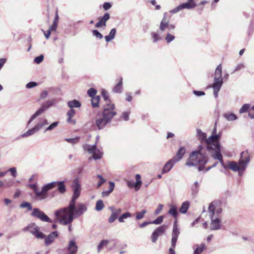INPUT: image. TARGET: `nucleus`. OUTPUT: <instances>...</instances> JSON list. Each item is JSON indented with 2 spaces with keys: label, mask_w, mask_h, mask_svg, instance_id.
I'll return each instance as SVG.
<instances>
[{
  "label": "nucleus",
  "mask_w": 254,
  "mask_h": 254,
  "mask_svg": "<svg viewBox=\"0 0 254 254\" xmlns=\"http://www.w3.org/2000/svg\"><path fill=\"white\" fill-rule=\"evenodd\" d=\"M71 187L73 193L68 205L55 211L56 219L64 225L71 224L74 218L79 217L87 210L85 204L79 203L77 207L75 206V201L81 192V185L77 179L73 180Z\"/></svg>",
  "instance_id": "1"
},
{
  "label": "nucleus",
  "mask_w": 254,
  "mask_h": 254,
  "mask_svg": "<svg viewBox=\"0 0 254 254\" xmlns=\"http://www.w3.org/2000/svg\"><path fill=\"white\" fill-rule=\"evenodd\" d=\"M211 149L214 151V152L211 154L212 157L215 160H219L222 167L225 169H229L233 172L239 170H245L250 161V155L248 152L243 151L241 153L240 157L238 162L233 161H229L225 164L221 153L220 144L216 143L214 145L213 148Z\"/></svg>",
  "instance_id": "2"
},
{
  "label": "nucleus",
  "mask_w": 254,
  "mask_h": 254,
  "mask_svg": "<svg viewBox=\"0 0 254 254\" xmlns=\"http://www.w3.org/2000/svg\"><path fill=\"white\" fill-rule=\"evenodd\" d=\"M115 105L113 104H108L104 106L102 113L98 112L95 118L92 120V123L99 130L103 129L109 123L112 119L117 114L114 111Z\"/></svg>",
  "instance_id": "3"
},
{
  "label": "nucleus",
  "mask_w": 254,
  "mask_h": 254,
  "mask_svg": "<svg viewBox=\"0 0 254 254\" xmlns=\"http://www.w3.org/2000/svg\"><path fill=\"white\" fill-rule=\"evenodd\" d=\"M218 202L213 201L208 207V215L211 220L210 229L211 230H218L221 228L222 209L218 206Z\"/></svg>",
  "instance_id": "4"
},
{
  "label": "nucleus",
  "mask_w": 254,
  "mask_h": 254,
  "mask_svg": "<svg viewBox=\"0 0 254 254\" xmlns=\"http://www.w3.org/2000/svg\"><path fill=\"white\" fill-rule=\"evenodd\" d=\"M207 162L206 156L200 153V151L192 152L187 159L186 165L189 166H193L199 164L198 171H201L204 169V165Z\"/></svg>",
  "instance_id": "5"
},
{
  "label": "nucleus",
  "mask_w": 254,
  "mask_h": 254,
  "mask_svg": "<svg viewBox=\"0 0 254 254\" xmlns=\"http://www.w3.org/2000/svg\"><path fill=\"white\" fill-rule=\"evenodd\" d=\"M82 147L88 153L92 154V157L94 160L100 159L102 157L103 152L97 148L96 144L90 145L85 143L82 145Z\"/></svg>",
  "instance_id": "6"
},
{
  "label": "nucleus",
  "mask_w": 254,
  "mask_h": 254,
  "mask_svg": "<svg viewBox=\"0 0 254 254\" xmlns=\"http://www.w3.org/2000/svg\"><path fill=\"white\" fill-rule=\"evenodd\" d=\"M49 123L46 119H41L39 122L32 128L28 130L21 135L22 137H26L31 136L38 132L42 127L48 125Z\"/></svg>",
  "instance_id": "7"
},
{
  "label": "nucleus",
  "mask_w": 254,
  "mask_h": 254,
  "mask_svg": "<svg viewBox=\"0 0 254 254\" xmlns=\"http://www.w3.org/2000/svg\"><path fill=\"white\" fill-rule=\"evenodd\" d=\"M56 100L53 99L47 101L45 104H42L41 107L30 117L27 123V125H29L30 123L37 118L38 116L42 115L49 107L52 106L55 103Z\"/></svg>",
  "instance_id": "8"
},
{
  "label": "nucleus",
  "mask_w": 254,
  "mask_h": 254,
  "mask_svg": "<svg viewBox=\"0 0 254 254\" xmlns=\"http://www.w3.org/2000/svg\"><path fill=\"white\" fill-rule=\"evenodd\" d=\"M23 231H29L37 239H44L45 235L40 231L39 227L35 223H31L23 229Z\"/></svg>",
  "instance_id": "9"
},
{
  "label": "nucleus",
  "mask_w": 254,
  "mask_h": 254,
  "mask_svg": "<svg viewBox=\"0 0 254 254\" xmlns=\"http://www.w3.org/2000/svg\"><path fill=\"white\" fill-rule=\"evenodd\" d=\"M196 6V4L194 0H188L185 3L180 4L175 8L171 10L170 12L171 13H176L183 9H190L194 8Z\"/></svg>",
  "instance_id": "10"
},
{
  "label": "nucleus",
  "mask_w": 254,
  "mask_h": 254,
  "mask_svg": "<svg viewBox=\"0 0 254 254\" xmlns=\"http://www.w3.org/2000/svg\"><path fill=\"white\" fill-rule=\"evenodd\" d=\"M31 215L34 217L39 219L43 222L51 223L52 220L45 213L38 208H34Z\"/></svg>",
  "instance_id": "11"
},
{
  "label": "nucleus",
  "mask_w": 254,
  "mask_h": 254,
  "mask_svg": "<svg viewBox=\"0 0 254 254\" xmlns=\"http://www.w3.org/2000/svg\"><path fill=\"white\" fill-rule=\"evenodd\" d=\"M57 186L56 182H53L44 185L40 191V200L46 198L48 196V191Z\"/></svg>",
  "instance_id": "12"
},
{
  "label": "nucleus",
  "mask_w": 254,
  "mask_h": 254,
  "mask_svg": "<svg viewBox=\"0 0 254 254\" xmlns=\"http://www.w3.org/2000/svg\"><path fill=\"white\" fill-rule=\"evenodd\" d=\"M78 247L74 240H70L66 247L63 249V254H76Z\"/></svg>",
  "instance_id": "13"
},
{
  "label": "nucleus",
  "mask_w": 254,
  "mask_h": 254,
  "mask_svg": "<svg viewBox=\"0 0 254 254\" xmlns=\"http://www.w3.org/2000/svg\"><path fill=\"white\" fill-rule=\"evenodd\" d=\"M167 229V226L163 225L155 230L151 236L152 242L155 243L158 237L164 234Z\"/></svg>",
  "instance_id": "14"
},
{
  "label": "nucleus",
  "mask_w": 254,
  "mask_h": 254,
  "mask_svg": "<svg viewBox=\"0 0 254 254\" xmlns=\"http://www.w3.org/2000/svg\"><path fill=\"white\" fill-rule=\"evenodd\" d=\"M180 234V230L178 227V225L177 224V221H175L174 222L173 225V228L172 231V240H171V244L172 247L175 248L176 245V243L178 240V238Z\"/></svg>",
  "instance_id": "15"
},
{
  "label": "nucleus",
  "mask_w": 254,
  "mask_h": 254,
  "mask_svg": "<svg viewBox=\"0 0 254 254\" xmlns=\"http://www.w3.org/2000/svg\"><path fill=\"white\" fill-rule=\"evenodd\" d=\"M220 137V134L212 135L206 139V142L208 145L207 148L209 149L210 148H213L214 145L216 143H219L218 141Z\"/></svg>",
  "instance_id": "16"
},
{
  "label": "nucleus",
  "mask_w": 254,
  "mask_h": 254,
  "mask_svg": "<svg viewBox=\"0 0 254 254\" xmlns=\"http://www.w3.org/2000/svg\"><path fill=\"white\" fill-rule=\"evenodd\" d=\"M222 67L221 64H219L215 71V77L213 83L223 84V78L222 77Z\"/></svg>",
  "instance_id": "17"
},
{
  "label": "nucleus",
  "mask_w": 254,
  "mask_h": 254,
  "mask_svg": "<svg viewBox=\"0 0 254 254\" xmlns=\"http://www.w3.org/2000/svg\"><path fill=\"white\" fill-rule=\"evenodd\" d=\"M176 163L177 162L175 161V159L172 158L169 160L164 165L162 170V173L165 174L170 171Z\"/></svg>",
  "instance_id": "18"
},
{
  "label": "nucleus",
  "mask_w": 254,
  "mask_h": 254,
  "mask_svg": "<svg viewBox=\"0 0 254 254\" xmlns=\"http://www.w3.org/2000/svg\"><path fill=\"white\" fill-rule=\"evenodd\" d=\"M58 234L57 231L53 232L47 236L45 237V244L48 246L50 245L55 240V239L58 237Z\"/></svg>",
  "instance_id": "19"
},
{
  "label": "nucleus",
  "mask_w": 254,
  "mask_h": 254,
  "mask_svg": "<svg viewBox=\"0 0 254 254\" xmlns=\"http://www.w3.org/2000/svg\"><path fill=\"white\" fill-rule=\"evenodd\" d=\"M110 14L108 13H106L96 24L95 27L96 28H101L103 26H106V22L110 19Z\"/></svg>",
  "instance_id": "20"
},
{
  "label": "nucleus",
  "mask_w": 254,
  "mask_h": 254,
  "mask_svg": "<svg viewBox=\"0 0 254 254\" xmlns=\"http://www.w3.org/2000/svg\"><path fill=\"white\" fill-rule=\"evenodd\" d=\"M186 148L184 147H180L177 151L176 156H174L172 158L175 159L176 162H179L183 157L186 153Z\"/></svg>",
  "instance_id": "21"
},
{
  "label": "nucleus",
  "mask_w": 254,
  "mask_h": 254,
  "mask_svg": "<svg viewBox=\"0 0 254 254\" xmlns=\"http://www.w3.org/2000/svg\"><path fill=\"white\" fill-rule=\"evenodd\" d=\"M166 13H165L164 14V17L160 24L159 29L161 31H164L169 26V22L166 19Z\"/></svg>",
  "instance_id": "22"
},
{
  "label": "nucleus",
  "mask_w": 254,
  "mask_h": 254,
  "mask_svg": "<svg viewBox=\"0 0 254 254\" xmlns=\"http://www.w3.org/2000/svg\"><path fill=\"white\" fill-rule=\"evenodd\" d=\"M222 85V84L217 83H213V84L210 85L213 89V94L215 98H217L218 92L220 90Z\"/></svg>",
  "instance_id": "23"
},
{
  "label": "nucleus",
  "mask_w": 254,
  "mask_h": 254,
  "mask_svg": "<svg viewBox=\"0 0 254 254\" xmlns=\"http://www.w3.org/2000/svg\"><path fill=\"white\" fill-rule=\"evenodd\" d=\"M190 205V202L189 201L184 202L179 209V211L182 214H186Z\"/></svg>",
  "instance_id": "24"
},
{
  "label": "nucleus",
  "mask_w": 254,
  "mask_h": 254,
  "mask_svg": "<svg viewBox=\"0 0 254 254\" xmlns=\"http://www.w3.org/2000/svg\"><path fill=\"white\" fill-rule=\"evenodd\" d=\"M170 209L168 211V213L173 216L175 219H177L178 215V212L177 211V208L174 205H170Z\"/></svg>",
  "instance_id": "25"
},
{
  "label": "nucleus",
  "mask_w": 254,
  "mask_h": 254,
  "mask_svg": "<svg viewBox=\"0 0 254 254\" xmlns=\"http://www.w3.org/2000/svg\"><path fill=\"white\" fill-rule=\"evenodd\" d=\"M58 190L62 193H64L66 191L64 181L56 182Z\"/></svg>",
  "instance_id": "26"
},
{
  "label": "nucleus",
  "mask_w": 254,
  "mask_h": 254,
  "mask_svg": "<svg viewBox=\"0 0 254 254\" xmlns=\"http://www.w3.org/2000/svg\"><path fill=\"white\" fill-rule=\"evenodd\" d=\"M116 33V29L113 28L110 32L108 35L105 37V40L107 42H109L114 39Z\"/></svg>",
  "instance_id": "27"
},
{
  "label": "nucleus",
  "mask_w": 254,
  "mask_h": 254,
  "mask_svg": "<svg viewBox=\"0 0 254 254\" xmlns=\"http://www.w3.org/2000/svg\"><path fill=\"white\" fill-rule=\"evenodd\" d=\"M223 117L228 121H233L237 119V117L236 115L231 113H226L223 115Z\"/></svg>",
  "instance_id": "28"
},
{
  "label": "nucleus",
  "mask_w": 254,
  "mask_h": 254,
  "mask_svg": "<svg viewBox=\"0 0 254 254\" xmlns=\"http://www.w3.org/2000/svg\"><path fill=\"white\" fill-rule=\"evenodd\" d=\"M68 106L72 109L73 108H79L81 106V103L76 100H73L68 101L67 103Z\"/></svg>",
  "instance_id": "29"
},
{
  "label": "nucleus",
  "mask_w": 254,
  "mask_h": 254,
  "mask_svg": "<svg viewBox=\"0 0 254 254\" xmlns=\"http://www.w3.org/2000/svg\"><path fill=\"white\" fill-rule=\"evenodd\" d=\"M123 78L121 77L118 84L114 87L113 91L116 93H121L122 91Z\"/></svg>",
  "instance_id": "30"
},
{
  "label": "nucleus",
  "mask_w": 254,
  "mask_h": 254,
  "mask_svg": "<svg viewBox=\"0 0 254 254\" xmlns=\"http://www.w3.org/2000/svg\"><path fill=\"white\" fill-rule=\"evenodd\" d=\"M205 249L206 247L204 244L197 245L194 251L193 254H201Z\"/></svg>",
  "instance_id": "31"
},
{
  "label": "nucleus",
  "mask_w": 254,
  "mask_h": 254,
  "mask_svg": "<svg viewBox=\"0 0 254 254\" xmlns=\"http://www.w3.org/2000/svg\"><path fill=\"white\" fill-rule=\"evenodd\" d=\"M191 193L193 195H195L199 190V184L197 181H196L191 187Z\"/></svg>",
  "instance_id": "32"
},
{
  "label": "nucleus",
  "mask_w": 254,
  "mask_h": 254,
  "mask_svg": "<svg viewBox=\"0 0 254 254\" xmlns=\"http://www.w3.org/2000/svg\"><path fill=\"white\" fill-rule=\"evenodd\" d=\"M197 136L199 140L201 141H206V134L205 133L202 132L201 129H197Z\"/></svg>",
  "instance_id": "33"
},
{
  "label": "nucleus",
  "mask_w": 254,
  "mask_h": 254,
  "mask_svg": "<svg viewBox=\"0 0 254 254\" xmlns=\"http://www.w3.org/2000/svg\"><path fill=\"white\" fill-rule=\"evenodd\" d=\"M100 100V96H97L92 97L91 99V104L93 108H96L99 106V103Z\"/></svg>",
  "instance_id": "34"
},
{
  "label": "nucleus",
  "mask_w": 254,
  "mask_h": 254,
  "mask_svg": "<svg viewBox=\"0 0 254 254\" xmlns=\"http://www.w3.org/2000/svg\"><path fill=\"white\" fill-rule=\"evenodd\" d=\"M101 94H102V96L103 97L104 100L106 102L105 106H106L108 104H111L109 98V95H108V92L105 90H102V92H101Z\"/></svg>",
  "instance_id": "35"
},
{
  "label": "nucleus",
  "mask_w": 254,
  "mask_h": 254,
  "mask_svg": "<svg viewBox=\"0 0 254 254\" xmlns=\"http://www.w3.org/2000/svg\"><path fill=\"white\" fill-rule=\"evenodd\" d=\"M131 216V213L127 212L123 214L121 216L118 218V220L120 222H124V219L129 218Z\"/></svg>",
  "instance_id": "36"
},
{
  "label": "nucleus",
  "mask_w": 254,
  "mask_h": 254,
  "mask_svg": "<svg viewBox=\"0 0 254 254\" xmlns=\"http://www.w3.org/2000/svg\"><path fill=\"white\" fill-rule=\"evenodd\" d=\"M151 35L153 39V42L154 43H156L159 40L162 39L161 37L159 35L158 33L157 32H152Z\"/></svg>",
  "instance_id": "37"
},
{
  "label": "nucleus",
  "mask_w": 254,
  "mask_h": 254,
  "mask_svg": "<svg viewBox=\"0 0 254 254\" xmlns=\"http://www.w3.org/2000/svg\"><path fill=\"white\" fill-rule=\"evenodd\" d=\"M29 186L33 190L36 196L39 199L40 190L38 188L37 185L36 184H31Z\"/></svg>",
  "instance_id": "38"
},
{
  "label": "nucleus",
  "mask_w": 254,
  "mask_h": 254,
  "mask_svg": "<svg viewBox=\"0 0 254 254\" xmlns=\"http://www.w3.org/2000/svg\"><path fill=\"white\" fill-rule=\"evenodd\" d=\"M104 207L103 202L102 200H98L96 203L95 209L97 211L102 210Z\"/></svg>",
  "instance_id": "39"
},
{
  "label": "nucleus",
  "mask_w": 254,
  "mask_h": 254,
  "mask_svg": "<svg viewBox=\"0 0 254 254\" xmlns=\"http://www.w3.org/2000/svg\"><path fill=\"white\" fill-rule=\"evenodd\" d=\"M20 207L24 208H27L28 210H32V205L30 203L26 201L23 202L20 205Z\"/></svg>",
  "instance_id": "40"
},
{
  "label": "nucleus",
  "mask_w": 254,
  "mask_h": 254,
  "mask_svg": "<svg viewBox=\"0 0 254 254\" xmlns=\"http://www.w3.org/2000/svg\"><path fill=\"white\" fill-rule=\"evenodd\" d=\"M58 122H55L53 123L52 124H51L49 127H48L44 130V132H46L48 131H51L53 129H54L55 128H56L58 125H59Z\"/></svg>",
  "instance_id": "41"
},
{
  "label": "nucleus",
  "mask_w": 254,
  "mask_h": 254,
  "mask_svg": "<svg viewBox=\"0 0 254 254\" xmlns=\"http://www.w3.org/2000/svg\"><path fill=\"white\" fill-rule=\"evenodd\" d=\"M147 213L146 210H142L141 211L137 212L136 213V219L137 220H140L142 219L144 215Z\"/></svg>",
  "instance_id": "42"
},
{
  "label": "nucleus",
  "mask_w": 254,
  "mask_h": 254,
  "mask_svg": "<svg viewBox=\"0 0 254 254\" xmlns=\"http://www.w3.org/2000/svg\"><path fill=\"white\" fill-rule=\"evenodd\" d=\"M75 114V110L73 109H70V110L67 112V116L68 117V118L67 120V122L71 123V118L73 117Z\"/></svg>",
  "instance_id": "43"
},
{
  "label": "nucleus",
  "mask_w": 254,
  "mask_h": 254,
  "mask_svg": "<svg viewBox=\"0 0 254 254\" xmlns=\"http://www.w3.org/2000/svg\"><path fill=\"white\" fill-rule=\"evenodd\" d=\"M64 140L68 143L72 144L77 143L79 141V137H76L73 138H65Z\"/></svg>",
  "instance_id": "44"
},
{
  "label": "nucleus",
  "mask_w": 254,
  "mask_h": 254,
  "mask_svg": "<svg viewBox=\"0 0 254 254\" xmlns=\"http://www.w3.org/2000/svg\"><path fill=\"white\" fill-rule=\"evenodd\" d=\"M164 219V216L161 215L158 217L155 220L151 221V224L159 225L162 223Z\"/></svg>",
  "instance_id": "45"
},
{
  "label": "nucleus",
  "mask_w": 254,
  "mask_h": 254,
  "mask_svg": "<svg viewBox=\"0 0 254 254\" xmlns=\"http://www.w3.org/2000/svg\"><path fill=\"white\" fill-rule=\"evenodd\" d=\"M250 108V105L249 104H245L242 106L241 109L239 110V113L240 114H243L244 113H246L248 110Z\"/></svg>",
  "instance_id": "46"
},
{
  "label": "nucleus",
  "mask_w": 254,
  "mask_h": 254,
  "mask_svg": "<svg viewBox=\"0 0 254 254\" xmlns=\"http://www.w3.org/2000/svg\"><path fill=\"white\" fill-rule=\"evenodd\" d=\"M110 208L112 211V213L117 217H118L119 215L122 212V209L121 208H115L114 207H111Z\"/></svg>",
  "instance_id": "47"
},
{
  "label": "nucleus",
  "mask_w": 254,
  "mask_h": 254,
  "mask_svg": "<svg viewBox=\"0 0 254 254\" xmlns=\"http://www.w3.org/2000/svg\"><path fill=\"white\" fill-rule=\"evenodd\" d=\"M96 93L97 90L93 88H90L87 91L88 95L91 98L95 97Z\"/></svg>",
  "instance_id": "48"
},
{
  "label": "nucleus",
  "mask_w": 254,
  "mask_h": 254,
  "mask_svg": "<svg viewBox=\"0 0 254 254\" xmlns=\"http://www.w3.org/2000/svg\"><path fill=\"white\" fill-rule=\"evenodd\" d=\"M97 178L99 179V181L97 184V188H99L102 184L106 182V180L100 175H98L97 176Z\"/></svg>",
  "instance_id": "49"
},
{
  "label": "nucleus",
  "mask_w": 254,
  "mask_h": 254,
  "mask_svg": "<svg viewBox=\"0 0 254 254\" xmlns=\"http://www.w3.org/2000/svg\"><path fill=\"white\" fill-rule=\"evenodd\" d=\"M175 38V37L174 35L170 34V33H168L165 37V40L167 43H169L172 41H173Z\"/></svg>",
  "instance_id": "50"
},
{
  "label": "nucleus",
  "mask_w": 254,
  "mask_h": 254,
  "mask_svg": "<svg viewBox=\"0 0 254 254\" xmlns=\"http://www.w3.org/2000/svg\"><path fill=\"white\" fill-rule=\"evenodd\" d=\"M7 172H9L11 174V175L13 177L15 178L16 177L17 174V171L15 167H12L9 169L7 170Z\"/></svg>",
  "instance_id": "51"
},
{
  "label": "nucleus",
  "mask_w": 254,
  "mask_h": 254,
  "mask_svg": "<svg viewBox=\"0 0 254 254\" xmlns=\"http://www.w3.org/2000/svg\"><path fill=\"white\" fill-rule=\"evenodd\" d=\"M245 67V65L244 64H238L234 71L232 72V73H233L236 71H239Z\"/></svg>",
  "instance_id": "52"
},
{
  "label": "nucleus",
  "mask_w": 254,
  "mask_h": 254,
  "mask_svg": "<svg viewBox=\"0 0 254 254\" xmlns=\"http://www.w3.org/2000/svg\"><path fill=\"white\" fill-rule=\"evenodd\" d=\"M92 33L94 36L99 39H101L103 37L102 34L100 33L97 30H93L92 31Z\"/></svg>",
  "instance_id": "53"
},
{
  "label": "nucleus",
  "mask_w": 254,
  "mask_h": 254,
  "mask_svg": "<svg viewBox=\"0 0 254 254\" xmlns=\"http://www.w3.org/2000/svg\"><path fill=\"white\" fill-rule=\"evenodd\" d=\"M43 59L44 56L43 55H41L34 59V62L37 64H39L43 61Z\"/></svg>",
  "instance_id": "54"
},
{
  "label": "nucleus",
  "mask_w": 254,
  "mask_h": 254,
  "mask_svg": "<svg viewBox=\"0 0 254 254\" xmlns=\"http://www.w3.org/2000/svg\"><path fill=\"white\" fill-rule=\"evenodd\" d=\"M37 85V83L36 82L31 81V82L28 83L26 84V87L27 88H31L35 87Z\"/></svg>",
  "instance_id": "55"
},
{
  "label": "nucleus",
  "mask_w": 254,
  "mask_h": 254,
  "mask_svg": "<svg viewBox=\"0 0 254 254\" xmlns=\"http://www.w3.org/2000/svg\"><path fill=\"white\" fill-rule=\"evenodd\" d=\"M112 6L110 2H106L103 4V7L104 10H107L109 9Z\"/></svg>",
  "instance_id": "56"
},
{
  "label": "nucleus",
  "mask_w": 254,
  "mask_h": 254,
  "mask_svg": "<svg viewBox=\"0 0 254 254\" xmlns=\"http://www.w3.org/2000/svg\"><path fill=\"white\" fill-rule=\"evenodd\" d=\"M15 185V182L12 180L11 179L8 180L5 184V186L6 187H10L14 186Z\"/></svg>",
  "instance_id": "57"
},
{
  "label": "nucleus",
  "mask_w": 254,
  "mask_h": 254,
  "mask_svg": "<svg viewBox=\"0 0 254 254\" xmlns=\"http://www.w3.org/2000/svg\"><path fill=\"white\" fill-rule=\"evenodd\" d=\"M117 218L118 217L117 216L112 213L109 218L108 221L110 223H113L117 219Z\"/></svg>",
  "instance_id": "58"
},
{
  "label": "nucleus",
  "mask_w": 254,
  "mask_h": 254,
  "mask_svg": "<svg viewBox=\"0 0 254 254\" xmlns=\"http://www.w3.org/2000/svg\"><path fill=\"white\" fill-rule=\"evenodd\" d=\"M163 207V205L159 204L158 208L155 211V214L157 215L160 213Z\"/></svg>",
  "instance_id": "59"
},
{
  "label": "nucleus",
  "mask_w": 254,
  "mask_h": 254,
  "mask_svg": "<svg viewBox=\"0 0 254 254\" xmlns=\"http://www.w3.org/2000/svg\"><path fill=\"white\" fill-rule=\"evenodd\" d=\"M193 93L195 95L197 96H200L205 95V93L203 91H201L193 90Z\"/></svg>",
  "instance_id": "60"
},
{
  "label": "nucleus",
  "mask_w": 254,
  "mask_h": 254,
  "mask_svg": "<svg viewBox=\"0 0 254 254\" xmlns=\"http://www.w3.org/2000/svg\"><path fill=\"white\" fill-rule=\"evenodd\" d=\"M142 184L141 181H136V182L134 185L135 190H138Z\"/></svg>",
  "instance_id": "61"
},
{
  "label": "nucleus",
  "mask_w": 254,
  "mask_h": 254,
  "mask_svg": "<svg viewBox=\"0 0 254 254\" xmlns=\"http://www.w3.org/2000/svg\"><path fill=\"white\" fill-rule=\"evenodd\" d=\"M129 112H124L123 113L122 117L125 121H127L129 120Z\"/></svg>",
  "instance_id": "62"
},
{
  "label": "nucleus",
  "mask_w": 254,
  "mask_h": 254,
  "mask_svg": "<svg viewBox=\"0 0 254 254\" xmlns=\"http://www.w3.org/2000/svg\"><path fill=\"white\" fill-rule=\"evenodd\" d=\"M58 26V24L53 23V24L49 27V30H50L51 32L52 31H55L56 30Z\"/></svg>",
  "instance_id": "63"
},
{
  "label": "nucleus",
  "mask_w": 254,
  "mask_h": 254,
  "mask_svg": "<svg viewBox=\"0 0 254 254\" xmlns=\"http://www.w3.org/2000/svg\"><path fill=\"white\" fill-rule=\"evenodd\" d=\"M115 188V184L113 182H109V192H112Z\"/></svg>",
  "instance_id": "64"
}]
</instances>
